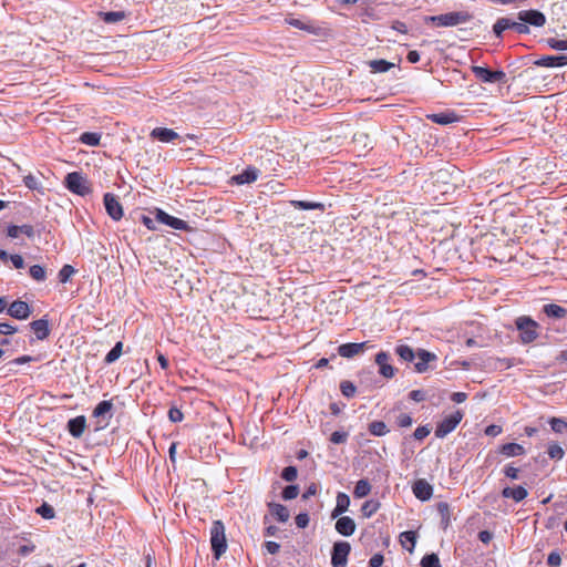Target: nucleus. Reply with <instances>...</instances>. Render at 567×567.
<instances>
[{
  "label": "nucleus",
  "mask_w": 567,
  "mask_h": 567,
  "mask_svg": "<svg viewBox=\"0 0 567 567\" xmlns=\"http://www.w3.org/2000/svg\"><path fill=\"white\" fill-rule=\"evenodd\" d=\"M515 326L519 331V341L523 344L534 342L539 336V324L528 316H520L516 318Z\"/></svg>",
  "instance_id": "obj_1"
},
{
  "label": "nucleus",
  "mask_w": 567,
  "mask_h": 567,
  "mask_svg": "<svg viewBox=\"0 0 567 567\" xmlns=\"http://www.w3.org/2000/svg\"><path fill=\"white\" fill-rule=\"evenodd\" d=\"M210 545L215 559H219L227 550L225 526L221 520H214L212 524Z\"/></svg>",
  "instance_id": "obj_2"
},
{
  "label": "nucleus",
  "mask_w": 567,
  "mask_h": 567,
  "mask_svg": "<svg viewBox=\"0 0 567 567\" xmlns=\"http://www.w3.org/2000/svg\"><path fill=\"white\" fill-rule=\"evenodd\" d=\"M471 19V16L467 12L463 11H454L447 12L439 16H431L425 19L426 23H433L436 27H456L458 24L465 23Z\"/></svg>",
  "instance_id": "obj_3"
},
{
  "label": "nucleus",
  "mask_w": 567,
  "mask_h": 567,
  "mask_svg": "<svg viewBox=\"0 0 567 567\" xmlns=\"http://www.w3.org/2000/svg\"><path fill=\"white\" fill-rule=\"evenodd\" d=\"M64 184L70 192L80 196L90 192L86 178L79 172L69 173L64 178Z\"/></svg>",
  "instance_id": "obj_4"
},
{
  "label": "nucleus",
  "mask_w": 567,
  "mask_h": 567,
  "mask_svg": "<svg viewBox=\"0 0 567 567\" xmlns=\"http://www.w3.org/2000/svg\"><path fill=\"white\" fill-rule=\"evenodd\" d=\"M463 419V412L457 410L454 413L445 416L435 429V436L439 439L445 437L453 432Z\"/></svg>",
  "instance_id": "obj_5"
},
{
  "label": "nucleus",
  "mask_w": 567,
  "mask_h": 567,
  "mask_svg": "<svg viewBox=\"0 0 567 567\" xmlns=\"http://www.w3.org/2000/svg\"><path fill=\"white\" fill-rule=\"evenodd\" d=\"M472 72L476 79L484 83L505 82L506 79V74L502 70L492 71L484 66L474 65L472 66Z\"/></svg>",
  "instance_id": "obj_6"
},
{
  "label": "nucleus",
  "mask_w": 567,
  "mask_h": 567,
  "mask_svg": "<svg viewBox=\"0 0 567 567\" xmlns=\"http://www.w3.org/2000/svg\"><path fill=\"white\" fill-rule=\"evenodd\" d=\"M351 546L348 542H337L333 545L331 554V565L333 567H346Z\"/></svg>",
  "instance_id": "obj_7"
},
{
  "label": "nucleus",
  "mask_w": 567,
  "mask_h": 567,
  "mask_svg": "<svg viewBox=\"0 0 567 567\" xmlns=\"http://www.w3.org/2000/svg\"><path fill=\"white\" fill-rule=\"evenodd\" d=\"M106 414V400L101 401L93 411L92 416L90 417L87 429L93 433L97 434L103 431L106 426V423H103L102 417Z\"/></svg>",
  "instance_id": "obj_8"
},
{
  "label": "nucleus",
  "mask_w": 567,
  "mask_h": 567,
  "mask_svg": "<svg viewBox=\"0 0 567 567\" xmlns=\"http://www.w3.org/2000/svg\"><path fill=\"white\" fill-rule=\"evenodd\" d=\"M518 19L526 24H530L537 28L544 27L546 23V17L538 10L519 11Z\"/></svg>",
  "instance_id": "obj_9"
},
{
  "label": "nucleus",
  "mask_w": 567,
  "mask_h": 567,
  "mask_svg": "<svg viewBox=\"0 0 567 567\" xmlns=\"http://www.w3.org/2000/svg\"><path fill=\"white\" fill-rule=\"evenodd\" d=\"M156 220L177 230H187L188 225L185 220L171 216L162 209H156Z\"/></svg>",
  "instance_id": "obj_10"
},
{
  "label": "nucleus",
  "mask_w": 567,
  "mask_h": 567,
  "mask_svg": "<svg viewBox=\"0 0 567 567\" xmlns=\"http://www.w3.org/2000/svg\"><path fill=\"white\" fill-rule=\"evenodd\" d=\"M8 315L18 320H24L31 315V308L25 301L16 300L9 306Z\"/></svg>",
  "instance_id": "obj_11"
},
{
  "label": "nucleus",
  "mask_w": 567,
  "mask_h": 567,
  "mask_svg": "<svg viewBox=\"0 0 567 567\" xmlns=\"http://www.w3.org/2000/svg\"><path fill=\"white\" fill-rule=\"evenodd\" d=\"M390 355L381 351L375 355V363L379 365V373L386 378L391 379L395 374V369L389 363Z\"/></svg>",
  "instance_id": "obj_12"
},
{
  "label": "nucleus",
  "mask_w": 567,
  "mask_h": 567,
  "mask_svg": "<svg viewBox=\"0 0 567 567\" xmlns=\"http://www.w3.org/2000/svg\"><path fill=\"white\" fill-rule=\"evenodd\" d=\"M415 359L417 360L414 364V369L417 373H423L427 371L429 363L432 361H435L437 359L435 353H432L430 351H426L424 349H420L416 352Z\"/></svg>",
  "instance_id": "obj_13"
},
{
  "label": "nucleus",
  "mask_w": 567,
  "mask_h": 567,
  "mask_svg": "<svg viewBox=\"0 0 567 567\" xmlns=\"http://www.w3.org/2000/svg\"><path fill=\"white\" fill-rule=\"evenodd\" d=\"M413 494L420 501H429L433 494V487L425 480H417L413 484Z\"/></svg>",
  "instance_id": "obj_14"
},
{
  "label": "nucleus",
  "mask_w": 567,
  "mask_h": 567,
  "mask_svg": "<svg viewBox=\"0 0 567 567\" xmlns=\"http://www.w3.org/2000/svg\"><path fill=\"white\" fill-rule=\"evenodd\" d=\"M536 65L545 68H559L567 65V55H546L537 60Z\"/></svg>",
  "instance_id": "obj_15"
},
{
  "label": "nucleus",
  "mask_w": 567,
  "mask_h": 567,
  "mask_svg": "<svg viewBox=\"0 0 567 567\" xmlns=\"http://www.w3.org/2000/svg\"><path fill=\"white\" fill-rule=\"evenodd\" d=\"M502 496L504 498H511V499L515 501L516 503H518V502H522L523 499H525L528 496V492L522 485H517V486H514V487L507 486V487L503 488Z\"/></svg>",
  "instance_id": "obj_16"
},
{
  "label": "nucleus",
  "mask_w": 567,
  "mask_h": 567,
  "mask_svg": "<svg viewBox=\"0 0 567 567\" xmlns=\"http://www.w3.org/2000/svg\"><path fill=\"white\" fill-rule=\"evenodd\" d=\"M336 530L343 536H351L355 530V523L349 516H341L336 522Z\"/></svg>",
  "instance_id": "obj_17"
},
{
  "label": "nucleus",
  "mask_w": 567,
  "mask_h": 567,
  "mask_svg": "<svg viewBox=\"0 0 567 567\" xmlns=\"http://www.w3.org/2000/svg\"><path fill=\"white\" fill-rule=\"evenodd\" d=\"M259 176V169L256 167L249 166L246 169H244L240 174L235 175L233 179L238 185L249 184L255 181H257Z\"/></svg>",
  "instance_id": "obj_18"
},
{
  "label": "nucleus",
  "mask_w": 567,
  "mask_h": 567,
  "mask_svg": "<svg viewBox=\"0 0 567 567\" xmlns=\"http://www.w3.org/2000/svg\"><path fill=\"white\" fill-rule=\"evenodd\" d=\"M365 344V342L343 343L339 346L338 353L340 357L349 359L359 354L364 349Z\"/></svg>",
  "instance_id": "obj_19"
},
{
  "label": "nucleus",
  "mask_w": 567,
  "mask_h": 567,
  "mask_svg": "<svg viewBox=\"0 0 567 567\" xmlns=\"http://www.w3.org/2000/svg\"><path fill=\"white\" fill-rule=\"evenodd\" d=\"M30 327L38 340H44L50 334L49 321L45 318L32 321Z\"/></svg>",
  "instance_id": "obj_20"
},
{
  "label": "nucleus",
  "mask_w": 567,
  "mask_h": 567,
  "mask_svg": "<svg viewBox=\"0 0 567 567\" xmlns=\"http://www.w3.org/2000/svg\"><path fill=\"white\" fill-rule=\"evenodd\" d=\"M151 137L158 140L159 142H163V143H169V142H173L174 140H176L178 137V134L172 128L155 127L151 132Z\"/></svg>",
  "instance_id": "obj_21"
},
{
  "label": "nucleus",
  "mask_w": 567,
  "mask_h": 567,
  "mask_svg": "<svg viewBox=\"0 0 567 567\" xmlns=\"http://www.w3.org/2000/svg\"><path fill=\"white\" fill-rule=\"evenodd\" d=\"M86 427V420L83 415L69 420L68 430L73 437H80Z\"/></svg>",
  "instance_id": "obj_22"
},
{
  "label": "nucleus",
  "mask_w": 567,
  "mask_h": 567,
  "mask_svg": "<svg viewBox=\"0 0 567 567\" xmlns=\"http://www.w3.org/2000/svg\"><path fill=\"white\" fill-rule=\"evenodd\" d=\"M336 501L337 504L331 514L332 518H336L347 512L350 506V498L346 493H338Z\"/></svg>",
  "instance_id": "obj_23"
},
{
  "label": "nucleus",
  "mask_w": 567,
  "mask_h": 567,
  "mask_svg": "<svg viewBox=\"0 0 567 567\" xmlns=\"http://www.w3.org/2000/svg\"><path fill=\"white\" fill-rule=\"evenodd\" d=\"M543 312L549 317L555 319H563L567 316V310L556 303H547L543 307Z\"/></svg>",
  "instance_id": "obj_24"
},
{
  "label": "nucleus",
  "mask_w": 567,
  "mask_h": 567,
  "mask_svg": "<svg viewBox=\"0 0 567 567\" xmlns=\"http://www.w3.org/2000/svg\"><path fill=\"white\" fill-rule=\"evenodd\" d=\"M499 452L506 457L520 456L525 454L523 445L517 443H506L501 446Z\"/></svg>",
  "instance_id": "obj_25"
},
{
  "label": "nucleus",
  "mask_w": 567,
  "mask_h": 567,
  "mask_svg": "<svg viewBox=\"0 0 567 567\" xmlns=\"http://www.w3.org/2000/svg\"><path fill=\"white\" fill-rule=\"evenodd\" d=\"M268 506H269L271 514L274 516H276V518L279 522L286 523L289 519L290 515H289V511L287 509L286 506L278 504V503H269Z\"/></svg>",
  "instance_id": "obj_26"
},
{
  "label": "nucleus",
  "mask_w": 567,
  "mask_h": 567,
  "mask_svg": "<svg viewBox=\"0 0 567 567\" xmlns=\"http://www.w3.org/2000/svg\"><path fill=\"white\" fill-rule=\"evenodd\" d=\"M368 64L372 73H384L395 66L394 63L383 59L369 61Z\"/></svg>",
  "instance_id": "obj_27"
},
{
  "label": "nucleus",
  "mask_w": 567,
  "mask_h": 567,
  "mask_svg": "<svg viewBox=\"0 0 567 567\" xmlns=\"http://www.w3.org/2000/svg\"><path fill=\"white\" fill-rule=\"evenodd\" d=\"M400 543L410 553L414 550L416 544V534L412 530H406L400 534Z\"/></svg>",
  "instance_id": "obj_28"
},
{
  "label": "nucleus",
  "mask_w": 567,
  "mask_h": 567,
  "mask_svg": "<svg viewBox=\"0 0 567 567\" xmlns=\"http://www.w3.org/2000/svg\"><path fill=\"white\" fill-rule=\"evenodd\" d=\"M433 123L446 125L457 121V116L454 113H437L427 116Z\"/></svg>",
  "instance_id": "obj_29"
},
{
  "label": "nucleus",
  "mask_w": 567,
  "mask_h": 567,
  "mask_svg": "<svg viewBox=\"0 0 567 567\" xmlns=\"http://www.w3.org/2000/svg\"><path fill=\"white\" fill-rule=\"evenodd\" d=\"M291 205L301 210H324V205L319 202H308V200H292Z\"/></svg>",
  "instance_id": "obj_30"
},
{
  "label": "nucleus",
  "mask_w": 567,
  "mask_h": 567,
  "mask_svg": "<svg viewBox=\"0 0 567 567\" xmlns=\"http://www.w3.org/2000/svg\"><path fill=\"white\" fill-rule=\"evenodd\" d=\"M395 353L403 361H406V362H412L415 359V357H416V353H414L413 349L410 346H406V344H399L395 348Z\"/></svg>",
  "instance_id": "obj_31"
},
{
  "label": "nucleus",
  "mask_w": 567,
  "mask_h": 567,
  "mask_svg": "<svg viewBox=\"0 0 567 567\" xmlns=\"http://www.w3.org/2000/svg\"><path fill=\"white\" fill-rule=\"evenodd\" d=\"M109 216L112 217L114 220H118L123 216L122 206L110 195H109Z\"/></svg>",
  "instance_id": "obj_32"
},
{
  "label": "nucleus",
  "mask_w": 567,
  "mask_h": 567,
  "mask_svg": "<svg viewBox=\"0 0 567 567\" xmlns=\"http://www.w3.org/2000/svg\"><path fill=\"white\" fill-rule=\"evenodd\" d=\"M371 492V485L367 480H360L357 482L354 486V497L362 498L365 497Z\"/></svg>",
  "instance_id": "obj_33"
},
{
  "label": "nucleus",
  "mask_w": 567,
  "mask_h": 567,
  "mask_svg": "<svg viewBox=\"0 0 567 567\" xmlns=\"http://www.w3.org/2000/svg\"><path fill=\"white\" fill-rule=\"evenodd\" d=\"M513 27V20L508 19V18H501L498 19L494 27H493V31L494 33L497 35V37H501L502 33L507 30V29H512Z\"/></svg>",
  "instance_id": "obj_34"
},
{
  "label": "nucleus",
  "mask_w": 567,
  "mask_h": 567,
  "mask_svg": "<svg viewBox=\"0 0 567 567\" xmlns=\"http://www.w3.org/2000/svg\"><path fill=\"white\" fill-rule=\"evenodd\" d=\"M369 431L375 436H383L389 433L386 424L382 421H374L370 423Z\"/></svg>",
  "instance_id": "obj_35"
},
{
  "label": "nucleus",
  "mask_w": 567,
  "mask_h": 567,
  "mask_svg": "<svg viewBox=\"0 0 567 567\" xmlns=\"http://www.w3.org/2000/svg\"><path fill=\"white\" fill-rule=\"evenodd\" d=\"M286 21L289 25L295 27L300 30H305L309 33H316V31H317V29L312 24L307 23L299 19L291 18V19H287Z\"/></svg>",
  "instance_id": "obj_36"
},
{
  "label": "nucleus",
  "mask_w": 567,
  "mask_h": 567,
  "mask_svg": "<svg viewBox=\"0 0 567 567\" xmlns=\"http://www.w3.org/2000/svg\"><path fill=\"white\" fill-rule=\"evenodd\" d=\"M75 272L76 269L73 266L64 265L59 271V281L61 284H66Z\"/></svg>",
  "instance_id": "obj_37"
},
{
  "label": "nucleus",
  "mask_w": 567,
  "mask_h": 567,
  "mask_svg": "<svg viewBox=\"0 0 567 567\" xmlns=\"http://www.w3.org/2000/svg\"><path fill=\"white\" fill-rule=\"evenodd\" d=\"M35 513L44 519H51L55 515L54 508L45 502L35 509Z\"/></svg>",
  "instance_id": "obj_38"
},
{
  "label": "nucleus",
  "mask_w": 567,
  "mask_h": 567,
  "mask_svg": "<svg viewBox=\"0 0 567 567\" xmlns=\"http://www.w3.org/2000/svg\"><path fill=\"white\" fill-rule=\"evenodd\" d=\"M29 274L35 281L39 282L44 281L47 278L45 269L41 265L31 266L29 269Z\"/></svg>",
  "instance_id": "obj_39"
},
{
  "label": "nucleus",
  "mask_w": 567,
  "mask_h": 567,
  "mask_svg": "<svg viewBox=\"0 0 567 567\" xmlns=\"http://www.w3.org/2000/svg\"><path fill=\"white\" fill-rule=\"evenodd\" d=\"M101 140V134L93 132H85L81 135L80 141L86 145L95 146Z\"/></svg>",
  "instance_id": "obj_40"
},
{
  "label": "nucleus",
  "mask_w": 567,
  "mask_h": 567,
  "mask_svg": "<svg viewBox=\"0 0 567 567\" xmlns=\"http://www.w3.org/2000/svg\"><path fill=\"white\" fill-rule=\"evenodd\" d=\"M421 567H441L439 556L436 554L425 555L421 559Z\"/></svg>",
  "instance_id": "obj_41"
},
{
  "label": "nucleus",
  "mask_w": 567,
  "mask_h": 567,
  "mask_svg": "<svg viewBox=\"0 0 567 567\" xmlns=\"http://www.w3.org/2000/svg\"><path fill=\"white\" fill-rule=\"evenodd\" d=\"M549 424L551 430L556 433H563L565 430H567V422L558 417H553L549 421Z\"/></svg>",
  "instance_id": "obj_42"
},
{
  "label": "nucleus",
  "mask_w": 567,
  "mask_h": 567,
  "mask_svg": "<svg viewBox=\"0 0 567 567\" xmlns=\"http://www.w3.org/2000/svg\"><path fill=\"white\" fill-rule=\"evenodd\" d=\"M123 352V343L121 341L109 351V363L116 361Z\"/></svg>",
  "instance_id": "obj_43"
},
{
  "label": "nucleus",
  "mask_w": 567,
  "mask_h": 567,
  "mask_svg": "<svg viewBox=\"0 0 567 567\" xmlns=\"http://www.w3.org/2000/svg\"><path fill=\"white\" fill-rule=\"evenodd\" d=\"M547 43L554 50H558V51L567 50V39L559 40V39L550 38L547 40Z\"/></svg>",
  "instance_id": "obj_44"
},
{
  "label": "nucleus",
  "mask_w": 567,
  "mask_h": 567,
  "mask_svg": "<svg viewBox=\"0 0 567 567\" xmlns=\"http://www.w3.org/2000/svg\"><path fill=\"white\" fill-rule=\"evenodd\" d=\"M340 390H341L342 394L347 398H352L355 394V386L350 381L341 382Z\"/></svg>",
  "instance_id": "obj_45"
},
{
  "label": "nucleus",
  "mask_w": 567,
  "mask_h": 567,
  "mask_svg": "<svg viewBox=\"0 0 567 567\" xmlns=\"http://www.w3.org/2000/svg\"><path fill=\"white\" fill-rule=\"evenodd\" d=\"M298 471L295 466H287L281 473V477L287 482H292L297 478Z\"/></svg>",
  "instance_id": "obj_46"
},
{
  "label": "nucleus",
  "mask_w": 567,
  "mask_h": 567,
  "mask_svg": "<svg viewBox=\"0 0 567 567\" xmlns=\"http://www.w3.org/2000/svg\"><path fill=\"white\" fill-rule=\"evenodd\" d=\"M298 494H299V488L296 485L286 486L282 491V497L287 501L296 498L298 496Z\"/></svg>",
  "instance_id": "obj_47"
},
{
  "label": "nucleus",
  "mask_w": 567,
  "mask_h": 567,
  "mask_svg": "<svg viewBox=\"0 0 567 567\" xmlns=\"http://www.w3.org/2000/svg\"><path fill=\"white\" fill-rule=\"evenodd\" d=\"M378 511V504L372 501H367L362 505V513L364 516L370 517Z\"/></svg>",
  "instance_id": "obj_48"
},
{
  "label": "nucleus",
  "mask_w": 567,
  "mask_h": 567,
  "mask_svg": "<svg viewBox=\"0 0 567 567\" xmlns=\"http://www.w3.org/2000/svg\"><path fill=\"white\" fill-rule=\"evenodd\" d=\"M548 455L550 458L560 460L564 456V450L558 444H550Z\"/></svg>",
  "instance_id": "obj_49"
},
{
  "label": "nucleus",
  "mask_w": 567,
  "mask_h": 567,
  "mask_svg": "<svg viewBox=\"0 0 567 567\" xmlns=\"http://www.w3.org/2000/svg\"><path fill=\"white\" fill-rule=\"evenodd\" d=\"M23 183L31 190L39 189V187H40V183H39L38 178L35 176H33L32 174L24 176Z\"/></svg>",
  "instance_id": "obj_50"
},
{
  "label": "nucleus",
  "mask_w": 567,
  "mask_h": 567,
  "mask_svg": "<svg viewBox=\"0 0 567 567\" xmlns=\"http://www.w3.org/2000/svg\"><path fill=\"white\" fill-rule=\"evenodd\" d=\"M412 423H413L412 417L409 414H406V413H401L396 417V424L400 427H409V426L412 425Z\"/></svg>",
  "instance_id": "obj_51"
},
{
  "label": "nucleus",
  "mask_w": 567,
  "mask_h": 567,
  "mask_svg": "<svg viewBox=\"0 0 567 567\" xmlns=\"http://www.w3.org/2000/svg\"><path fill=\"white\" fill-rule=\"evenodd\" d=\"M431 433V429L427 425L419 426L414 433L413 436L415 440L422 441Z\"/></svg>",
  "instance_id": "obj_52"
},
{
  "label": "nucleus",
  "mask_w": 567,
  "mask_h": 567,
  "mask_svg": "<svg viewBox=\"0 0 567 567\" xmlns=\"http://www.w3.org/2000/svg\"><path fill=\"white\" fill-rule=\"evenodd\" d=\"M125 17V11H109V24L120 22L124 20Z\"/></svg>",
  "instance_id": "obj_53"
},
{
  "label": "nucleus",
  "mask_w": 567,
  "mask_h": 567,
  "mask_svg": "<svg viewBox=\"0 0 567 567\" xmlns=\"http://www.w3.org/2000/svg\"><path fill=\"white\" fill-rule=\"evenodd\" d=\"M547 564L553 567H558L561 564V557L558 551H551L547 557Z\"/></svg>",
  "instance_id": "obj_54"
},
{
  "label": "nucleus",
  "mask_w": 567,
  "mask_h": 567,
  "mask_svg": "<svg viewBox=\"0 0 567 567\" xmlns=\"http://www.w3.org/2000/svg\"><path fill=\"white\" fill-rule=\"evenodd\" d=\"M348 434L346 432L334 431L331 436L330 441L334 444H341L347 441Z\"/></svg>",
  "instance_id": "obj_55"
},
{
  "label": "nucleus",
  "mask_w": 567,
  "mask_h": 567,
  "mask_svg": "<svg viewBox=\"0 0 567 567\" xmlns=\"http://www.w3.org/2000/svg\"><path fill=\"white\" fill-rule=\"evenodd\" d=\"M168 417L172 422H181L184 417L183 412L177 408H171L168 411Z\"/></svg>",
  "instance_id": "obj_56"
},
{
  "label": "nucleus",
  "mask_w": 567,
  "mask_h": 567,
  "mask_svg": "<svg viewBox=\"0 0 567 567\" xmlns=\"http://www.w3.org/2000/svg\"><path fill=\"white\" fill-rule=\"evenodd\" d=\"M17 331H18L17 327L12 326L11 323H8V322L0 323V334L9 336V334L16 333Z\"/></svg>",
  "instance_id": "obj_57"
},
{
  "label": "nucleus",
  "mask_w": 567,
  "mask_h": 567,
  "mask_svg": "<svg viewBox=\"0 0 567 567\" xmlns=\"http://www.w3.org/2000/svg\"><path fill=\"white\" fill-rule=\"evenodd\" d=\"M154 214L156 215V210L154 212ZM142 223L150 229V230H155L156 229V223H158L156 220V216L154 218L150 217V216H146V215H143L142 216Z\"/></svg>",
  "instance_id": "obj_58"
},
{
  "label": "nucleus",
  "mask_w": 567,
  "mask_h": 567,
  "mask_svg": "<svg viewBox=\"0 0 567 567\" xmlns=\"http://www.w3.org/2000/svg\"><path fill=\"white\" fill-rule=\"evenodd\" d=\"M309 524V516L306 513H300L296 516V525L299 528H306Z\"/></svg>",
  "instance_id": "obj_59"
},
{
  "label": "nucleus",
  "mask_w": 567,
  "mask_h": 567,
  "mask_svg": "<svg viewBox=\"0 0 567 567\" xmlns=\"http://www.w3.org/2000/svg\"><path fill=\"white\" fill-rule=\"evenodd\" d=\"M32 361H35V358H33L31 355H22V357H19V358H16V359L11 360L8 363V365L24 364V363H29V362H32Z\"/></svg>",
  "instance_id": "obj_60"
},
{
  "label": "nucleus",
  "mask_w": 567,
  "mask_h": 567,
  "mask_svg": "<svg viewBox=\"0 0 567 567\" xmlns=\"http://www.w3.org/2000/svg\"><path fill=\"white\" fill-rule=\"evenodd\" d=\"M9 260L12 262L13 267L17 269H21L24 266V260L21 255H18V254L10 255Z\"/></svg>",
  "instance_id": "obj_61"
},
{
  "label": "nucleus",
  "mask_w": 567,
  "mask_h": 567,
  "mask_svg": "<svg viewBox=\"0 0 567 567\" xmlns=\"http://www.w3.org/2000/svg\"><path fill=\"white\" fill-rule=\"evenodd\" d=\"M504 474L511 480H517L519 470L517 467L508 465L504 468Z\"/></svg>",
  "instance_id": "obj_62"
},
{
  "label": "nucleus",
  "mask_w": 567,
  "mask_h": 567,
  "mask_svg": "<svg viewBox=\"0 0 567 567\" xmlns=\"http://www.w3.org/2000/svg\"><path fill=\"white\" fill-rule=\"evenodd\" d=\"M20 233L25 235L28 238H33L35 235L34 228L31 225L24 224L19 226Z\"/></svg>",
  "instance_id": "obj_63"
},
{
  "label": "nucleus",
  "mask_w": 567,
  "mask_h": 567,
  "mask_svg": "<svg viewBox=\"0 0 567 567\" xmlns=\"http://www.w3.org/2000/svg\"><path fill=\"white\" fill-rule=\"evenodd\" d=\"M383 556L381 554H374L370 560L369 565L370 567H380L383 564Z\"/></svg>",
  "instance_id": "obj_64"
}]
</instances>
